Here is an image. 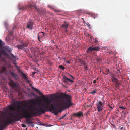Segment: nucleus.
Wrapping results in <instances>:
<instances>
[{
	"mask_svg": "<svg viewBox=\"0 0 130 130\" xmlns=\"http://www.w3.org/2000/svg\"><path fill=\"white\" fill-rule=\"evenodd\" d=\"M23 103L22 101H20L19 102L16 101L13 102V103L8 105V108L12 112V116L14 118L9 119L8 121H6L5 119H2L0 118V129H3L7 124L15 123L22 118L26 119V122L29 125L34 127V122L30 118L35 115H32L31 111L29 112L25 109V106L23 107L20 105Z\"/></svg>",
	"mask_w": 130,
	"mask_h": 130,
	"instance_id": "nucleus-1",
	"label": "nucleus"
},
{
	"mask_svg": "<svg viewBox=\"0 0 130 130\" xmlns=\"http://www.w3.org/2000/svg\"><path fill=\"white\" fill-rule=\"evenodd\" d=\"M96 92V91L95 90H93L92 92H91L90 93L92 94H94Z\"/></svg>",
	"mask_w": 130,
	"mask_h": 130,
	"instance_id": "nucleus-27",
	"label": "nucleus"
},
{
	"mask_svg": "<svg viewBox=\"0 0 130 130\" xmlns=\"http://www.w3.org/2000/svg\"><path fill=\"white\" fill-rule=\"evenodd\" d=\"M91 16L94 19H95L97 17L98 15L97 14L93 13L91 14Z\"/></svg>",
	"mask_w": 130,
	"mask_h": 130,
	"instance_id": "nucleus-17",
	"label": "nucleus"
},
{
	"mask_svg": "<svg viewBox=\"0 0 130 130\" xmlns=\"http://www.w3.org/2000/svg\"><path fill=\"white\" fill-rule=\"evenodd\" d=\"M96 82V80H94L93 81V83H95Z\"/></svg>",
	"mask_w": 130,
	"mask_h": 130,
	"instance_id": "nucleus-38",
	"label": "nucleus"
},
{
	"mask_svg": "<svg viewBox=\"0 0 130 130\" xmlns=\"http://www.w3.org/2000/svg\"><path fill=\"white\" fill-rule=\"evenodd\" d=\"M109 108H111L112 109H113V108H112V107L110 105H109Z\"/></svg>",
	"mask_w": 130,
	"mask_h": 130,
	"instance_id": "nucleus-39",
	"label": "nucleus"
},
{
	"mask_svg": "<svg viewBox=\"0 0 130 130\" xmlns=\"http://www.w3.org/2000/svg\"><path fill=\"white\" fill-rule=\"evenodd\" d=\"M10 73L12 76L14 78L16 79L17 78V75L16 73H14L12 71L10 72Z\"/></svg>",
	"mask_w": 130,
	"mask_h": 130,
	"instance_id": "nucleus-15",
	"label": "nucleus"
},
{
	"mask_svg": "<svg viewBox=\"0 0 130 130\" xmlns=\"http://www.w3.org/2000/svg\"><path fill=\"white\" fill-rule=\"evenodd\" d=\"M3 48L5 50L9 53L11 52V49L8 46H5Z\"/></svg>",
	"mask_w": 130,
	"mask_h": 130,
	"instance_id": "nucleus-11",
	"label": "nucleus"
},
{
	"mask_svg": "<svg viewBox=\"0 0 130 130\" xmlns=\"http://www.w3.org/2000/svg\"><path fill=\"white\" fill-rule=\"evenodd\" d=\"M71 77H72V78L73 79L74 78V77H73L72 76Z\"/></svg>",
	"mask_w": 130,
	"mask_h": 130,
	"instance_id": "nucleus-49",
	"label": "nucleus"
},
{
	"mask_svg": "<svg viewBox=\"0 0 130 130\" xmlns=\"http://www.w3.org/2000/svg\"><path fill=\"white\" fill-rule=\"evenodd\" d=\"M10 86L13 88L17 87L18 86V85L14 82H12L11 83Z\"/></svg>",
	"mask_w": 130,
	"mask_h": 130,
	"instance_id": "nucleus-13",
	"label": "nucleus"
},
{
	"mask_svg": "<svg viewBox=\"0 0 130 130\" xmlns=\"http://www.w3.org/2000/svg\"><path fill=\"white\" fill-rule=\"evenodd\" d=\"M24 80H25L26 82L27 83H28L29 84H30V81L28 79L27 77L26 78V79L25 78V79Z\"/></svg>",
	"mask_w": 130,
	"mask_h": 130,
	"instance_id": "nucleus-25",
	"label": "nucleus"
},
{
	"mask_svg": "<svg viewBox=\"0 0 130 130\" xmlns=\"http://www.w3.org/2000/svg\"><path fill=\"white\" fill-rule=\"evenodd\" d=\"M21 76L24 78V79L27 78L26 76V75L25 74L23 73V72H21Z\"/></svg>",
	"mask_w": 130,
	"mask_h": 130,
	"instance_id": "nucleus-18",
	"label": "nucleus"
},
{
	"mask_svg": "<svg viewBox=\"0 0 130 130\" xmlns=\"http://www.w3.org/2000/svg\"><path fill=\"white\" fill-rule=\"evenodd\" d=\"M112 81L113 82H114L115 83H117L119 82V80L118 79L115 77H113L112 79Z\"/></svg>",
	"mask_w": 130,
	"mask_h": 130,
	"instance_id": "nucleus-16",
	"label": "nucleus"
},
{
	"mask_svg": "<svg viewBox=\"0 0 130 130\" xmlns=\"http://www.w3.org/2000/svg\"><path fill=\"white\" fill-rule=\"evenodd\" d=\"M104 105L102 102L101 101H99L96 104L98 112H99L103 110Z\"/></svg>",
	"mask_w": 130,
	"mask_h": 130,
	"instance_id": "nucleus-5",
	"label": "nucleus"
},
{
	"mask_svg": "<svg viewBox=\"0 0 130 130\" xmlns=\"http://www.w3.org/2000/svg\"><path fill=\"white\" fill-rule=\"evenodd\" d=\"M29 84V86H32V84L30 83V84Z\"/></svg>",
	"mask_w": 130,
	"mask_h": 130,
	"instance_id": "nucleus-44",
	"label": "nucleus"
},
{
	"mask_svg": "<svg viewBox=\"0 0 130 130\" xmlns=\"http://www.w3.org/2000/svg\"><path fill=\"white\" fill-rule=\"evenodd\" d=\"M87 108H88L89 107H90L91 108H92V106L90 105H87Z\"/></svg>",
	"mask_w": 130,
	"mask_h": 130,
	"instance_id": "nucleus-35",
	"label": "nucleus"
},
{
	"mask_svg": "<svg viewBox=\"0 0 130 130\" xmlns=\"http://www.w3.org/2000/svg\"><path fill=\"white\" fill-rule=\"evenodd\" d=\"M31 101L32 103L34 104L35 105H39L40 104V102L37 100H31Z\"/></svg>",
	"mask_w": 130,
	"mask_h": 130,
	"instance_id": "nucleus-10",
	"label": "nucleus"
},
{
	"mask_svg": "<svg viewBox=\"0 0 130 130\" xmlns=\"http://www.w3.org/2000/svg\"><path fill=\"white\" fill-rule=\"evenodd\" d=\"M54 11L55 13H57V12H60V10H56L55 9H54Z\"/></svg>",
	"mask_w": 130,
	"mask_h": 130,
	"instance_id": "nucleus-28",
	"label": "nucleus"
},
{
	"mask_svg": "<svg viewBox=\"0 0 130 130\" xmlns=\"http://www.w3.org/2000/svg\"><path fill=\"white\" fill-rule=\"evenodd\" d=\"M119 108L123 109V110H124L125 108L123 106H120L119 107Z\"/></svg>",
	"mask_w": 130,
	"mask_h": 130,
	"instance_id": "nucleus-30",
	"label": "nucleus"
},
{
	"mask_svg": "<svg viewBox=\"0 0 130 130\" xmlns=\"http://www.w3.org/2000/svg\"><path fill=\"white\" fill-rule=\"evenodd\" d=\"M111 51H110L109 53H111Z\"/></svg>",
	"mask_w": 130,
	"mask_h": 130,
	"instance_id": "nucleus-48",
	"label": "nucleus"
},
{
	"mask_svg": "<svg viewBox=\"0 0 130 130\" xmlns=\"http://www.w3.org/2000/svg\"><path fill=\"white\" fill-rule=\"evenodd\" d=\"M36 73V72H34L33 73V75H34L35 74V73Z\"/></svg>",
	"mask_w": 130,
	"mask_h": 130,
	"instance_id": "nucleus-42",
	"label": "nucleus"
},
{
	"mask_svg": "<svg viewBox=\"0 0 130 130\" xmlns=\"http://www.w3.org/2000/svg\"><path fill=\"white\" fill-rule=\"evenodd\" d=\"M98 40H97V39H95V40L94 41V43H98Z\"/></svg>",
	"mask_w": 130,
	"mask_h": 130,
	"instance_id": "nucleus-29",
	"label": "nucleus"
},
{
	"mask_svg": "<svg viewBox=\"0 0 130 130\" xmlns=\"http://www.w3.org/2000/svg\"><path fill=\"white\" fill-rule=\"evenodd\" d=\"M79 62H81V64H82L84 66L86 64V63L85 61H83L81 59L80 60Z\"/></svg>",
	"mask_w": 130,
	"mask_h": 130,
	"instance_id": "nucleus-22",
	"label": "nucleus"
},
{
	"mask_svg": "<svg viewBox=\"0 0 130 130\" xmlns=\"http://www.w3.org/2000/svg\"><path fill=\"white\" fill-rule=\"evenodd\" d=\"M120 84L119 83V82L115 83V87L119 89Z\"/></svg>",
	"mask_w": 130,
	"mask_h": 130,
	"instance_id": "nucleus-19",
	"label": "nucleus"
},
{
	"mask_svg": "<svg viewBox=\"0 0 130 130\" xmlns=\"http://www.w3.org/2000/svg\"><path fill=\"white\" fill-rule=\"evenodd\" d=\"M66 63H69V64H70L71 63L70 61H69L66 60Z\"/></svg>",
	"mask_w": 130,
	"mask_h": 130,
	"instance_id": "nucleus-32",
	"label": "nucleus"
},
{
	"mask_svg": "<svg viewBox=\"0 0 130 130\" xmlns=\"http://www.w3.org/2000/svg\"><path fill=\"white\" fill-rule=\"evenodd\" d=\"M27 127L26 128V130H27Z\"/></svg>",
	"mask_w": 130,
	"mask_h": 130,
	"instance_id": "nucleus-52",
	"label": "nucleus"
},
{
	"mask_svg": "<svg viewBox=\"0 0 130 130\" xmlns=\"http://www.w3.org/2000/svg\"><path fill=\"white\" fill-rule=\"evenodd\" d=\"M12 56L13 57H14V55H13V54H12Z\"/></svg>",
	"mask_w": 130,
	"mask_h": 130,
	"instance_id": "nucleus-43",
	"label": "nucleus"
},
{
	"mask_svg": "<svg viewBox=\"0 0 130 130\" xmlns=\"http://www.w3.org/2000/svg\"><path fill=\"white\" fill-rule=\"evenodd\" d=\"M21 126L22 127H26V125L24 124H22Z\"/></svg>",
	"mask_w": 130,
	"mask_h": 130,
	"instance_id": "nucleus-31",
	"label": "nucleus"
},
{
	"mask_svg": "<svg viewBox=\"0 0 130 130\" xmlns=\"http://www.w3.org/2000/svg\"><path fill=\"white\" fill-rule=\"evenodd\" d=\"M100 48L98 47H94L93 48H92V50L93 51L95 50L96 51H99V50L100 49Z\"/></svg>",
	"mask_w": 130,
	"mask_h": 130,
	"instance_id": "nucleus-21",
	"label": "nucleus"
},
{
	"mask_svg": "<svg viewBox=\"0 0 130 130\" xmlns=\"http://www.w3.org/2000/svg\"><path fill=\"white\" fill-rule=\"evenodd\" d=\"M63 80L64 82L69 85H70L71 83L73 82V80H71L68 78L67 77L65 76L63 77Z\"/></svg>",
	"mask_w": 130,
	"mask_h": 130,
	"instance_id": "nucleus-7",
	"label": "nucleus"
},
{
	"mask_svg": "<svg viewBox=\"0 0 130 130\" xmlns=\"http://www.w3.org/2000/svg\"><path fill=\"white\" fill-rule=\"evenodd\" d=\"M93 51L92 50V47H89L87 51V53H89L90 54L91 53H92V51Z\"/></svg>",
	"mask_w": 130,
	"mask_h": 130,
	"instance_id": "nucleus-14",
	"label": "nucleus"
},
{
	"mask_svg": "<svg viewBox=\"0 0 130 130\" xmlns=\"http://www.w3.org/2000/svg\"><path fill=\"white\" fill-rule=\"evenodd\" d=\"M23 105L25 107L30 108L32 115H35L37 114L40 115L41 113H44L45 112V110L41 106L40 107V108L39 109L37 107H32L31 105L29 106L26 104H24Z\"/></svg>",
	"mask_w": 130,
	"mask_h": 130,
	"instance_id": "nucleus-3",
	"label": "nucleus"
},
{
	"mask_svg": "<svg viewBox=\"0 0 130 130\" xmlns=\"http://www.w3.org/2000/svg\"><path fill=\"white\" fill-rule=\"evenodd\" d=\"M69 25V24L67 22H65L62 25V27H64L66 30L67 29Z\"/></svg>",
	"mask_w": 130,
	"mask_h": 130,
	"instance_id": "nucleus-12",
	"label": "nucleus"
},
{
	"mask_svg": "<svg viewBox=\"0 0 130 130\" xmlns=\"http://www.w3.org/2000/svg\"><path fill=\"white\" fill-rule=\"evenodd\" d=\"M64 117H63V116L62 117H61L60 118L61 119H62Z\"/></svg>",
	"mask_w": 130,
	"mask_h": 130,
	"instance_id": "nucleus-45",
	"label": "nucleus"
},
{
	"mask_svg": "<svg viewBox=\"0 0 130 130\" xmlns=\"http://www.w3.org/2000/svg\"><path fill=\"white\" fill-rule=\"evenodd\" d=\"M31 88L33 89L35 91V92H39V91L38 90V89L34 88V87H33L32 86Z\"/></svg>",
	"mask_w": 130,
	"mask_h": 130,
	"instance_id": "nucleus-23",
	"label": "nucleus"
},
{
	"mask_svg": "<svg viewBox=\"0 0 130 130\" xmlns=\"http://www.w3.org/2000/svg\"><path fill=\"white\" fill-rule=\"evenodd\" d=\"M10 34H11H11H12V33H10Z\"/></svg>",
	"mask_w": 130,
	"mask_h": 130,
	"instance_id": "nucleus-56",
	"label": "nucleus"
},
{
	"mask_svg": "<svg viewBox=\"0 0 130 130\" xmlns=\"http://www.w3.org/2000/svg\"><path fill=\"white\" fill-rule=\"evenodd\" d=\"M70 76L71 77H72V76L71 75H70Z\"/></svg>",
	"mask_w": 130,
	"mask_h": 130,
	"instance_id": "nucleus-54",
	"label": "nucleus"
},
{
	"mask_svg": "<svg viewBox=\"0 0 130 130\" xmlns=\"http://www.w3.org/2000/svg\"><path fill=\"white\" fill-rule=\"evenodd\" d=\"M83 114L82 112L79 111L78 113H75L73 114V116H76V117H80L82 116H83Z\"/></svg>",
	"mask_w": 130,
	"mask_h": 130,
	"instance_id": "nucleus-9",
	"label": "nucleus"
},
{
	"mask_svg": "<svg viewBox=\"0 0 130 130\" xmlns=\"http://www.w3.org/2000/svg\"><path fill=\"white\" fill-rule=\"evenodd\" d=\"M96 60L98 61H99V60H100V58H99V57L97 56V57L96 58Z\"/></svg>",
	"mask_w": 130,
	"mask_h": 130,
	"instance_id": "nucleus-33",
	"label": "nucleus"
},
{
	"mask_svg": "<svg viewBox=\"0 0 130 130\" xmlns=\"http://www.w3.org/2000/svg\"><path fill=\"white\" fill-rule=\"evenodd\" d=\"M41 34H42V35H43V36H44V33L43 32H41Z\"/></svg>",
	"mask_w": 130,
	"mask_h": 130,
	"instance_id": "nucleus-37",
	"label": "nucleus"
},
{
	"mask_svg": "<svg viewBox=\"0 0 130 130\" xmlns=\"http://www.w3.org/2000/svg\"><path fill=\"white\" fill-rule=\"evenodd\" d=\"M88 66L86 65V64L84 66V69L85 71H87L88 70Z\"/></svg>",
	"mask_w": 130,
	"mask_h": 130,
	"instance_id": "nucleus-20",
	"label": "nucleus"
},
{
	"mask_svg": "<svg viewBox=\"0 0 130 130\" xmlns=\"http://www.w3.org/2000/svg\"><path fill=\"white\" fill-rule=\"evenodd\" d=\"M38 39L39 40V41H40V37H39V35L38 36Z\"/></svg>",
	"mask_w": 130,
	"mask_h": 130,
	"instance_id": "nucleus-40",
	"label": "nucleus"
},
{
	"mask_svg": "<svg viewBox=\"0 0 130 130\" xmlns=\"http://www.w3.org/2000/svg\"><path fill=\"white\" fill-rule=\"evenodd\" d=\"M38 93H39V95H42V94L41 92L40 91Z\"/></svg>",
	"mask_w": 130,
	"mask_h": 130,
	"instance_id": "nucleus-36",
	"label": "nucleus"
},
{
	"mask_svg": "<svg viewBox=\"0 0 130 130\" xmlns=\"http://www.w3.org/2000/svg\"><path fill=\"white\" fill-rule=\"evenodd\" d=\"M86 24L88 27H90L91 26L90 25V24H89V23H87Z\"/></svg>",
	"mask_w": 130,
	"mask_h": 130,
	"instance_id": "nucleus-34",
	"label": "nucleus"
},
{
	"mask_svg": "<svg viewBox=\"0 0 130 130\" xmlns=\"http://www.w3.org/2000/svg\"><path fill=\"white\" fill-rule=\"evenodd\" d=\"M33 24L32 21L30 20L27 24V27L29 29H32L33 28Z\"/></svg>",
	"mask_w": 130,
	"mask_h": 130,
	"instance_id": "nucleus-8",
	"label": "nucleus"
},
{
	"mask_svg": "<svg viewBox=\"0 0 130 130\" xmlns=\"http://www.w3.org/2000/svg\"><path fill=\"white\" fill-rule=\"evenodd\" d=\"M48 7H49L50 8H51V7L50 6H48Z\"/></svg>",
	"mask_w": 130,
	"mask_h": 130,
	"instance_id": "nucleus-47",
	"label": "nucleus"
},
{
	"mask_svg": "<svg viewBox=\"0 0 130 130\" xmlns=\"http://www.w3.org/2000/svg\"><path fill=\"white\" fill-rule=\"evenodd\" d=\"M0 129V130H2V129Z\"/></svg>",
	"mask_w": 130,
	"mask_h": 130,
	"instance_id": "nucleus-55",
	"label": "nucleus"
},
{
	"mask_svg": "<svg viewBox=\"0 0 130 130\" xmlns=\"http://www.w3.org/2000/svg\"><path fill=\"white\" fill-rule=\"evenodd\" d=\"M59 68L62 70H63L65 69L64 67L62 65H60L59 66Z\"/></svg>",
	"mask_w": 130,
	"mask_h": 130,
	"instance_id": "nucleus-24",
	"label": "nucleus"
},
{
	"mask_svg": "<svg viewBox=\"0 0 130 130\" xmlns=\"http://www.w3.org/2000/svg\"><path fill=\"white\" fill-rule=\"evenodd\" d=\"M71 77H72V78L73 79L74 78V77H73L72 76Z\"/></svg>",
	"mask_w": 130,
	"mask_h": 130,
	"instance_id": "nucleus-50",
	"label": "nucleus"
},
{
	"mask_svg": "<svg viewBox=\"0 0 130 130\" xmlns=\"http://www.w3.org/2000/svg\"><path fill=\"white\" fill-rule=\"evenodd\" d=\"M34 7L35 9V10L37 11L38 12H40V9L38 8H37V6L35 5H33L31 4H30L28 5H27L25 6H21L19 9L20 10H25L27 8H30L31 9L32 7Z\"/></svg>",
	"mask_w": 130,
	"mask_h": 130,
	"instance_id": "nucleus-4",
	"label": "nucleus"
},
{
	"mask_svg": "<svg viewBox=\"0 0 130 130\" xmlns=\"http://www.w3.org/2000/svg\"><path fill=\"white\" fill-rule=\"evenodd\" d=\"M98 79H98V78H97L96 80H98Z\"/></svg>",
	"mask_w": 130,
	"mask_h": 130,
	"instance_id": "nucleus-51",
	"label": "nucleus"
},
{
	"mask_svg": "<svg viewBox=\"0 0 130 130\" xmlns=\"http://www.w3.org/2000/svg\"><path fill=\"white\" fill-rule=\"evenodd\" d=\"M37 119V121H39V119H38V118H37V119Z\"/></svg>",
	"mask_w": 130,
	"mask_h": 130,
	"instance_id": "nucleus-46",
	"label": "nucleus"
},
{
	"mask_svg": "<svg viewBox=\"0 0 130 130\" xmlns=\"http://www.w3.org/2000/svg\"><path fill=\"white\" fill-rule=\"evenodd\" d=\"M66 115H67V114L66 113V114H65V115H64L63 116V117H65L66 116Z\"/></svg>",
	"mask_w": 130,
	"mask_h": 130,
	"instance_id": "nucleus-41",
	"label": "nucleus"
},
{
	"mask_svg": "<svg viewBox=\"0 0 130 130\" xmlns=\"http://www.w3.org/2000/svg\"><path fill=\"white\" fill-rule=\"evenodd\" d=\"M28 43L27 42H21L20 44L17 45V47L19 49H24L25 47L27 46Z\"/></svg>",
	"mask_w": 130,
	"mask_h": 130,
	"instance_id": "nucleus-6",
	"label": "nucleus"
},
{
	"mask_svg": "<svg viewBox=\"0 0 130 130\" xmlns=\"http://www.w3.org/2000/svg\"><path fill=\"white\" fill-rule=\"evenodd\" d=\"M38 123H40V124L41 123H40V122H39Z\"/></svg>",
	"mask_w": 130,
	"mask_h": 130,
	"instance_id": "nucleus-53",
	"label": "nucleus"
},
{
	"mask_svg": "<svg viewBox=\"0 0 130 130\" xmlns=\"http://www.w3.org/2000/svg\"><path fill=\"white\" fill-rule=\"evenodd\" d=\"M42 96L44 98L47 102L46 106L43 104H42V108L45 111L48 108L49 109V111L51 112L53 111V113L56 115L58 114L59 109L61 108H68L72 105L71 100V96L66 94L61 93L59 95L57 96L56 98L57 103L54 105L51 104L49 107L48 106L50 101L47 98L44 97L43 95H42Z\"/></svg>",
	"mask_w": 130,
	"mask_h": 130,
	"instance_id": "nucleus-2",
	"label": "nucleus"
},
{
	"mask_svg": "<svg viewBox=\"0 0 130 130\" xmlns=\"http://www.w3.org/2000/svg\"><path fill=\"white\" fill-rule=\"evenodd\" d=\"M85 14L89 15L91 14V13L89 11H86L85 12Z\"/></svg>",
	"mask_w": 130,
	"mask_h": 130,
	"instance_id": "nucleus-26",
	"label": "nucleus"
}]
</instances>
